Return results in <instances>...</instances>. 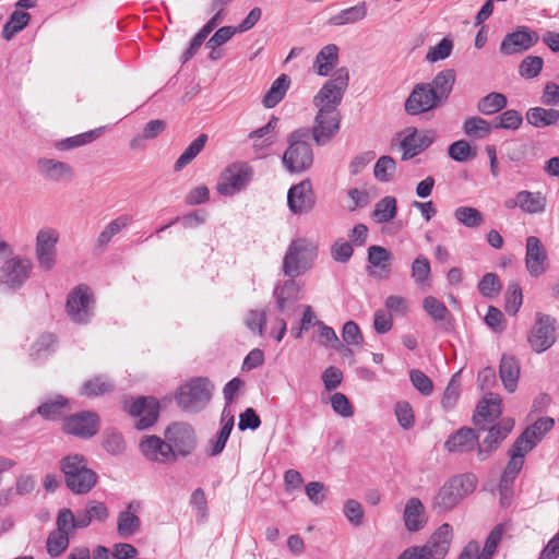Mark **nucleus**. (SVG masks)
Masks as SVG:
<instances>
[{
    "label": "nucleus",
    "instance_id": "f257e3e1",
    "mask_svg": "<svg viewBox=\"0 0 559 559\" xmlns=\"http://www.w3.org/2000/svg\"><path fill=\"white\" fill-rule=\"evenodd\" d=\"M477 486L473 474L456 475L445 481L432 500V509L437 512H449L465 497L471 495Z\"/></svg>",
    "mask_w": 559,
    "mask_h": 559
},
{
    "label": "nucleus",
    "instance_id": "f03ea898",
    "mask_svg": "<svg viewBox=\"0 0 559 559\" xmlns=\"http://www.w3.org/2000/svg\"><path fill=\"white\" fill-rule=\"evenodd\" d=\"M68 488L78 495L87 493L97 483V475L87 467V460L81 454L68 455L60 462Z\"/></svg>",
    "mask_w": 559,
    "mask_h": 559
},
{
    "label": "nucleus",
    "instance_id": "7ed1b4c3",
    "mask_svg": "<svg viewBox=\"0 0 559 559\" xmlns=\"http://www.w3.org/2000/svg\"><path fill=\"white\" fill-rule=\"evenodd\" d=\"M288 147L283 155V164L289 173H301L313 163V152L309 143V129L301 128L287 136Z\"/></svg>",
    "mask_w": 559,
    "mask_h": 559
},
{
    "label": "nucleus",
    "instance_id": "20e7f679",
    "mask_svg": "<svg viewBox=\"0 0 559 559\" xmlns=\"http://www.w3.org/2000/svg\"><path fill=\"white\" fill-rule=\"evenodd\" d=\"M318 248L307 238L293 240L283 259V273L293 280L312 267Z\"/></svg>",
    "mask_w": 559,
    "mask_h": 559
},
{
    "label": "nucleus",
    "instance_id": "39448f33",
    "mask_svg": "<svg viewBox=\"0 0 559 559\" xmlns=\"http://www.w3.org/2000/svg\"><path fill=\"white\" fill-rule=\"evenodd\" d=\"M213 392V384L207 378H192L181 384L176 394L177 405L185 412L198 413L209 404Z\"/></svg>",
    "mask_w": 559,
    "mask_h": 559
},
{
    "label": "nucleus",
    "instance_id": "423d86ee",
    "mask_svg": "<svg viewBox=\"0 0 559 559\" xmlns=\"http://www.w3.org/2000/svg\"><path fill=\"white\" fill-rule=\"evenodd\" d=\"M452 540V527L444 523L421 547L414 546L405 549L397 559H444Z\"/></svg>",
    "mask_w": 559,
    "mask_h": 559
},
{
    "label": "nucleus",
    "instance_id": "0eeeda50",
    "mask_svg": "<svg viewBox=\"0 0 559 559\" xmlns=\"http://www.w3.org/2000/svg\"><path fill=\"white\" fill-rule=\"evenodd\" d=\"M168 447L174 453L175 462L179 456L190 455L197 445V436L193 427L187 423L170 424L164 432Z\"/></svg>",
    "mask_w": 559,
    "mask_h": 559
},
{
    "label": "nucleus",
    "instance_id": "6e6552de",
    "mask_svg": "<svg viewBox=\"0 0 559 559\" xmlns=\"http://www.w3.org/2000/svg\"><path fill=\"white\" fill-rule=\"evenodd\" d=\"M251 177L252 168L248 164L233 163L221 173L216 190L221 195H234L249 183Z\"/></svg>",
    "mask_w": 559,
    "mask_h": 559
},
{
    "label": "nucleus",
    "instance_id": "1a4fd4ad",
    "mask_svg": "<svg viewBox=\"0 0 559 559\" xmlns=\"http://www.w3.org/2000/svg\"><path fill=\"white\" fill-rule=\"evenodd\" d=\"M123 408L133 418H136L134 425L139 430L151 427L158 418L159 404L152 396H140L133 401L126 400Z\"/></svg>",
    "mask_w": 559,
    "mask_h": 559
},
{
    "label": "nucleus",
    "instance_id": "9d476101",
    "mask_svg": "<svg viewBox=\"0 0 559 559\" xmlns=\"http://www.w3.org/2000/svg\"><path fill=\"white\" fill-rule=\"evenodd\" d=\"M93 305L94 298L90 288L78 286L68 296L67 312L74 322L85 324L93 314Z\"/></svg>",
    "mask_w": 559,
    "mask_h": 559
},
{
    "label": "nucleus",
    "instance_id": "9b49d317",
    "mask_svg": "<svg viewBox=\"0 0 559 559\" xmlns=\"http://www.w3.org/2000/svg\"><path fill=\"white\" fill-rule=\"evenodd\" d=\"M58 240L59 233L53 228H43L37 233L35 255L41 270L50 271L55 266Z\"/></svg>",
    "mask_w": 559,
    "mask_h": 559
},
{
    "label": "nucleus",
    "instance_id": "f8f14e48",
    "mask_svg": "<svg viewBox=\"0 0 559 559\" xmlns=\"http://www.w3.org/2000/svg\"><path fill=\"white\" fill-rule=\"evenodd\" d=\"M441 103L429 83H418L414 86L405 102L408 115H419L437 108Z\"/></svg>",
    "mask_w": 559,
    "mask_h": 559
},
{
    "label": "nucleus",
    "instance_id": "ddd939ff",
    "mask_svg": "<svg viewBox=\"0 0 559 559\" xmlns=\"http://www.w3.org/2000/svg\"><path fill=\"white\" fill-rule=\"evenodd\" d=\"M555 320L548 314L537 313V319L528 335L534 352L544 353L555 343Z\"/></svg>",
    "mask_w": 559,
    "mask_h": 559
},
{
    "label": "nucleus",
    "instance_id": "4468645a",
    "mask_svg": "<svg viewBox=\"0 0 559 559\" xmlns=\"http://www.w3.org/2000/svg\"><path fill=\"white\" fill-rule=\"evenodd\" d=\"M436 139V133L431 130L418 131L416 128H407L403 132V139L400 146L403 151L402 159L407 160L428 148Z\"/></svg>",
    "mask_w": 559,
    "mask_h": 559
},
{
    "label": "nucleus",
    "instance_id": "2eb2a0df",
    "mask_svg": "<svg viewBox=\"0 0 559 559\" xmlns=\"http://www.w3.org/2000/svg\"><path fill=\"white\" fill-rule=\"evenodd\" d=\"M99 430V417L92 412H80L63 420V431L82 439L95 436Z\"/></svg>",
    "mask_w": 559,
    "mask_h": 559
},
{
    "label": "nucleus",
    "instance_id": "dca6fc26",
    "mask_svg": "<svg viewBox=\"0 0 559 559\" xmlns=\"http://www.w3.org/2000/svg\"><path fill=\"white\" fill-rule=\"evenodd\" d=\"M349 75L346 69H340L334 76L326 81L313 97V103H324L340 106L348 86Z\"/></svg>",
    "mask_w": 559,
    "mask_h": 559
},
{
    "label": "nucleus",
    "instance_id": "f3484780",
    "mask_svg": "<svg viewBox=\"0 0 559 559\" xmlns=\"http://www.w3.org/2000/svg\"><path fill=\"white\" fill-rule=\"evenodd\" d=\"M33 267L31 260L12 257L0 267V284L9 288L20 287L29 276Z\"/></svg>",
    "mask_w": 559,
    "mask_h": 559
},
{
    "label": "nucleus",
    "instance_id": "a211bd4d",
    "mask_svg": "<svg viewBox=\"0 0 559 559\" xmlns=\"http://www.w3.org/2000/svg\"><path fill=\"white\" fill-rule=\"evenodd\" d=\"M514 427V419L503 418L488 429L487 437L478 444L477 456L480 461L487 460L508 437Z\"/></svg>",
    "mask_w": 559,
    "mask_h": 559
},
{
    "label": "nucleus",
    "instance_id": "6ab92c4d",
    "mask_svg": "<svg viewBox=\"0 0 559 559\" xmlns=\"http://www.w3.org/2000/svg\"><path fill=\"white\" fill-rule=\"evenodd\" d=\"M538 39L536 32L526 26H520L515 32L504 36L500 44V52L506 56L523 52L532 48Z\"/></svg>",
    "mask_w": 559,
    "mask_h": 559
},
{
    "label": "nucleus",
    "instance_id": "aec40b11",
    "mask_svg": "<svg viewBox=\"0 0 559 559\" xmlns=\"http://www.w3.org/2000/svg\"><path fill=\"white\" fill-rule=\"evenodd\" d=\"M525 267L532 277L542 276L548 269V255L539 238L526 239Z\"/></svg>",
    "mask_w": 559,
    "mask_h": 559
},
{
    "label": "nucleus",
    "instance_id": "412c9836",
    "mask_svg": "<svg viewBox=\"0 0 559 559\" xmlns=\"http://www.w3.org/2000/svg\"><path fill=\"white\" fill-rule=\"evenodd\" d=\"M287 203L289 210L295 214L307 213L312 210L316 197L311 181L306 179L288 190Z\"/></svg>",
    "mask_w": 559,
    "mask_h": 559
},
{
    "label": "nucleus",
    "instance_id": "4be33fe9",
    "mask_svg": "<svg viewBox=\"0 0 559 559\" xmlns=\"http://www.w3.org/2000/svg\"><path fill=\"white\" fill-rule=\"evenodd\" d=\"M36 168L39 176L50 182H66L74 177V170L71 165L55 158H39L36 163Z\"/></svg>",
    "mask_w": 559,
    "mask_h": 559
},
{
    "label": "nucleus",
    "instance_id": "5701e85b",
    "mask_svg": "<svg viewBox=\"0 0 559 559\" xmlns=\"http://www.w3.org/2000/svg\"><path fill=\"white\" fill-rule=\"evenodd\" d=\"M142 454L150 461L166 464L174 463V453L168 447L166 439L157 436H144L140 442Z\"/></svg>",
    "mask_w": 559,
    "mask_h": 559
},
{
    "label": "nucleus",
    "instance_id": "b1692460",
    "mask_svg": "<svg viewBox=\"0 0 559 559\" xmlns=\"http://www.w3.org/2000/svg\"><path fill=\"white\" fill-rule=\"evenodd\" d=\"M301 287L295 280H288L284 284L274 290L276 299V308L280 313L285 317H292L297 306L296 301L299 299Z\"/></svg>",
    "mask_w": 559,
    "mask_h": 559
},
{
    "label": "nucleus",
    "instance_id": "393cba45",
    "mask_svg": "<svg viewBox=\"0 0 559 559\" xmlns=\"http://www.w3.org/2000/svg\"><path fill=\"white\" fill-rule=\"evenodd\" d=\"M341 117L314 116L311 134L319 146L326 145L340 131Z\"/></svg>",
    "mask_w": 559,
    "mask_h": 559
},
{
    "label": "nucleus",
    "instance_id": "a878e982",
    "mask_svg": "<svg viewBox=\"0 0 559 559\" xmlns=\"http://www.w3.org/2000/svg\"><path fill=\"white\" fill-rule=\"evenodd\" d=\"M502 413L501 399L499 395L489 393L477 405L473 421L476 427L485 430L486 423H492Z\"/></svg>",
    "mask_w": 559,
    "mask_h": 559
},
{
    "label": "nucleus",
    "instance_id": "bb28decb",
    "mask_svg": "<svg viewBox=\"0 0 559 559\" xmlns=\"http://www.w3.org/2000/svg\"><path fill=\"white\" fill-rule=\"evenodd\" d=\"M531 452L526 447L520 444L518 440L514 441L513 445L509 450L510 460L507 464V467L501 476L500 480V489L503 491L515 479L518 474L521 472L525 455Z\"/></svg>",
    "mask_w": 559,
    "mask_h": 559
},
{
    "label": "nucleus",
    "instance_id": "cd10ccee",
    "mask_svg": "<svg viewBox=\"0 0 559 559\" xmlns=\"http://www.w3.org/2000/svg\"><path fill=\"white\" fill-rule=\"evenodd\" d=\"M403 521L405 528L412 533L419 532L426 526L428 518L420 499L413 497L406 501L403 511Z\"/></svg>",
    "mask_w": 559,
    "mask_h": 559
},
{
    "label": "nucleus",
    "instance_id": "c85d7f7f",
    "mask_svg": "<svg viewBox=\"0 0 559 559\" xmlns=\"http://www.w3.org/2000/svg\"><path fill=\"white\" fill-rule=\"evenodd\" d=\"M554 425L555 420L551 417L538 418L533 425L528 426L516 440L520 444H523L532 451Z\"/></svg>",
    "mask_w": 559,
    "mask_h": 559
},
{
    "label": "nucleus",
    "instance_id": "c756f323",
    "mask_svg": "<svg viewBox=\"0 0 559 559\" xmlns=\"http://www.w3.org/2000/svg\"><path fill=\"white\" fill-rule=\"evenodd\" d=\"M393 259L392 252L386 248L370 246L368 248V262L376 269L374 271H370V275L378 278L388 277Z\"/></svg>",
    "mask_w": 559,
    "mask_h": 559
},
{
    "label": "nucleus",
    "instance_id": "7c9ffc66",
    "mask_svg": "<svg viewBox=\"0 0 559 559\" xmlns=\"http://www.w3.org/2000/svg\"><path fill=\"white\" fill-rule=\"evenodd\" d=\"M140 508L141 503L139 501H131L127 509L119 513L117 520V532L121 537H130L140 530L141 521L135 514Z\"/></svg>",
    "mask_w": 559,
    "mask_h": 559
},
{
    "label": "nucleus",
    "instance_id": "2f4dec72",
    "mask_svg": "<svg viewBox=\"0 0 559 559\" xmlns=\"http://www.w3.org/2000/svg\"><path fill=\"white\" fill-rule=\"evenodd\" d=\"M478 441V436L472 428H461L452 433L444 443V448L449 452H469Z\"/></svg>",
    "mask_w": 559,
    "mask_h": 559
},
{
    "label": "nucleus",
    "instance_id": "473e14b6",
    "mask_svg": "<svg viewBox=\"0 0 559 559\" xmlns=\"http://www.w3.org/2000/svg\"><path fill=\"white\" fill-rule=\"evenodd\" d=\"M520 364L519 360L510 355H503L499 365V376L504 389L513 393L518 388L520 378Z\"/></svg>",
    "mask_w": 559,
    "mask_h": 559
},
{
    "label": "nucleus",
    "instance_id": "72a5a7b5",
    "mask_svg": "<svg viewBox=\"0 0 559 559\" xmlns=\"http://www.w3.org/2000/svg\"><path fill=\"white\" fill-rule=\"evenodd\" d=\"M277 123L278 118L272 117L266 124L248 134V139L252 142V147L255 152H260L274 143L275 139L273 132Z\"/></svg>",
    "mask_w": 559,
    "mask_h": 559
},
{
    "label": "nucleus",
    "instance_id": "f704fd0d",
    "mask_svg": "<svg viewBox=\"0 0 559 559\" xmlns=\"http://www.w3.org/2000/svg\"><path fill=\"white\" fill-rule=\"evenodd\" d=\"M338 61V48L334 44L324 46L316 57L313 69L321 75L326 76Z\"/></svg>",
    "mask_w": 559,
    "mask_h": 559
},
{
    "label": "nucleus",
    "instance_id": "c9c22d12",
    "mask_svg": "<svg viewBox=\"0 0 559 559\" xmlns=\"http://www.w3.org/2000/svg\"><path fill=\"white\" fill-rule=\"evenodd\" d=\"M367 15V4L365 1L356 5L341 10L337 14L330 17L329 23L334 26L354 24L364 20Z\"/></svg>",
    "mask_w": 559,
    "mask_h": 559
},
{
    "label": "nucleus",
    "instance_id": "e433bc0d",
    "mask_svg": "<svg viewBox=\"0 0 559 559\" xmlns=\"http://www.w3.org/2000/svg\"><path fill=\"white\" fill-rule=\"evenodd\" d=\"M526 120L535 128H546L554 126L559 121L558 109H546L543 107H534L526 112Z\"/></svg>",
    "mask_w": 559,
    "mask_h": 559
},
{
    "label": "nucleus",
    "instance_id": "4c0bfd02",
    "mask_svg": "<svg viewBox=\"0 0 559 559\" xmlns=\"http://www.w3.org/2000/svg\"><path fill=\"white\" fill-rule=\"evenodd\" d=\"M455 78V71L453 69H447L439 72L430 83L432 91H435L441 103H444L451 94Z\"/></svg>",
    "mask_w": 559,
    "mask_h": 559
},
{
    "label": "nucleus",
    "instance_id": "58836bf2",
    "mask_svg": "<svg viewBox=\"0 0 559 559\" xmlns=\"http://www.w3.org/2000/svg\"><path fill=\"white\" fill-rule=\"evenodd\" d=\"M289 78L286 74L280 75L265 93L262 104L266 108L275 107L286 95L289 87Z\"/></svg>",
    "mask_w": 559,
    "mask_h": 559
},
{
    "label": "nucleus",
    "instance_id": "ea45409f",
    "mask_svg": "<svg viewBox=\"0 0 559 559\" xmlns=\"http://www.w3.org/2000/svg\"><path fill=\"white\" fill-rule=\"evenodd\" d=\"M453 216L459 224L467 228H478L485 222V217L478 209L466 205L456 207Z\"/></svg>",
    "mask_w": 559,
    "mask_h": 559
},
{
    "label": "nucleus",
    "instance_id": "a19ab883",
    "mask_svg": "<svg viewBox=\"0 0 559 559\" xmlns=\"http://www.w3.org/2000/svg\"><path fill=\"white\" fill-rule=\"evenodd\" d=\"M518 201L525 213L537 214L545 211L546 199L540 193L523 190L518 193Z\"/></svg>",
    "mask_w": 559,
    "mask_h": 559
},
{
    "label": "nucleus",
    "instance_id": "79ce46f5",
    "mask_svg": "<svg viewBox=\"0 0 559 559\" xmlns=\"http://www.w3.org/2000/svg\"><path fill=\"white\" fill-rule=\"evenodd\" d=\"M493 122H489L480 117H468L463 123V131L467 136L484 139L491 133Z\"/></svg>",
    "mask_w": 559,
    "mask_h": 559
},
{
    "label": "nucleus",
    "instance_id": "37998d69",
    "mask_svg": "<svg viewBox=\"0 0 559 559\" xmlns=\"http://www.w3.org/2000/svg\"><path fill=\"white\" fill-rule=\"evenodd\" d=\"M508 104L502 93L491 92L481 97L477 103V110L483 115H493L503 109Z\"/></svg>",
    "mask_w": 559,
    "mask_h": 559
},
{
    "label": "nucleus",
    "instance_id": "c03bdc74",
    "mask_svg": "<svg viewBox=\"0 0 559 559\" xmlns=\"http://www.w3.org/2000/svg\"><path fill=\"white\" fill-rule=\"evenodd\" d=\"M207 141V135L202 133L183 151L175 163L174 170L179 171L190 164L203 150Z\"/></svg>",
    "mask_w": 559,
    "mask_h": 559
},
{
    "label": "nucleus",
    "instance_id": "a18cd8bd",
    "mask_svg": "<svg viewBox=\"0 0 559 559\" xmlns=\"http://www.w3.org/2000/svg\"><path fill=\"white\" fill-rule=\"evenodd\" d=\"M396 215V199L385 197L376 203L372 217L377 223H388Z\"/></svg>",
    "mask_w": 559,
    "mask_h": 559
},
{
    "label": "nucleus",
    "instance_id": "49530a36",
    "mask_svg": "<svg viewBox=\"0 0 559 559\" xmlns=\"http://www.w3.org/2000/svg\"><path fill=\"white\" fill-rule=\"evenodd\" d=\"M29 19L31 15L27 12L14 11L3 26V38L5 40H10L16 33L22 31L28 24Z\"/></svg>",
    "mask_w": 559,
    "mask_h": 559
},
{
    "label": "nucleus",
    "instance_id": "de8ad7c7",
    "mask_svg": "<svg viewBox=\"0 0 559 559\" xmlns=\"http://www.w3.org/2000/svg\"><path fill=\"white\" fill-rule=\"evenodd\" d=\"M423 307L425 311L436 322H448L450 323L451 314L448 308L433 296H427L423 300Z\"/></svg>",
    "mask_w": 559,
    "mask_h": 559
},
{
    "label": "nucleus",
    "instance_id": "09e8293b",
    "mask_svg": "<svg viewBox=\"0 0 559 559\" xmlns=\"http://www.w3.org/2000/svg\"><path fill=\"white\" fill-rule=\"evenodd\" d=\"M131 222V217L128 215H121L116 219L111 221L97 238V243L100 247L107 246L111 238L126 228Z\"/></svg>",
    "mask_w": 559,
    "mask_h": 559
},
{
    "label": "nucleus",
    "instance_id": "8fccbe9b",
    "mask_svg": "<svg viewBox=\"0 0 559 559\" xmlns=\"http://www.w3.org/2000/svg\"><path fill=\"white\" fill-rule=\"evenodd\" d=\"M411 273L415 284L420 286H429V276L431 273V267L428 259L425 255L420 254L413 261L411 266Z\"/></svg>",
    "mask_w": 559,
    "mask_h": 559
},
{
    "label": "nucleus",
    "instance_id": "3c124183",
    "mask_svg": "<svg viewBox=\"0 0 559 559\" xmlns=\"http://www.w3.org/2000/svg\"><path fill=\"white\" fill-rule=\"evenodd\" d=\"M56 337L46 333L40 335L37 341L32 345L31 357L33 360H40L47 357L55 348Z\"/></svg>",
    "mask_w": 559,
    "mask_h": 559
},
{
    "label": "nucleus",
    "instance_id": "603ef678",
    "mask_svg": "<svg viewBox=\"0 0 559 559\" xmlns=\"http://www.w3.org/2000/svg\"><path fill=\"white\" fill-rule=\"evenodd\" d=\"M112 389L114 383L109 379L98 376L83 384L82 394L87 396H98L110 392Z\"/></svg>",
    "mask_w": 559,
    "mask_h": 559
},
{
    "label": "nucleus",
    "instance_id": "864d4df0",
    "mask_svg": "<svg viewBox=\"0 0 559 559\" xmlns=\"http://www.w3.org/2000/svg\"><path fill=\"white\" fill-rule=\"evenodd\" d=\"M396 171V163L395 160L389 156L383 155L381 156L373 168V175L374 177L382 182H388L391 179H393Z\"/></svg>",
    "mask_w": 559,
    "mask_h": 559
},
{
    "label": "nucleus",
    "instance_id": "5fc2aeb1",
    "mask_svg": "<svg viewBox=\"0 0 559 559\" xmlns=\"http://www.w3.org/2000/svg\"><path fill=\"white\" fill-rule=\"evenodd\" d=\"M217 27L214 23L211 21H207L203 27L194 35L192 38L189 47L183 52L182 60L183 62H187L189 59H191L195 52L199 50V48L202 46L206 37Z\"/></svg>",
    "mask_w": 559,
    "mask_h": 559
},
{
    "label": "nucleus",
    "instance_id": "6e6d98bb",
    "mask_svg": "<svg viewBox=\"0 0 559 559\" xmlns=\"http://www.w3.org/2000/svg\"><path fill=\"white\" fill-rule=\"evenodd\" d=\"M103 448L111 455H121L126 451L123 436L115 430H105L103 435Z\"/></svg>",
    "mask_w": 559,
    "mask_h": 559
},
{
    "label": "nucleus",
    "instance_id": "4d7b16f0",
    "mask_svg": "<svg viewBox=\"0 0 559 559\" xmlns=\"http://www.w3.org/2000/svg\"><path fill=\"white\" fill-rule=\"evenodd\" d=\"M523 118L518 110L509 109L493 119L495 129L516 130L521 127Z\"/></svg>",
    "mask_w": 559,
    "mask_h": 559
},
{
    "label": "nucleus",
    "instance_id": "13d9d810",
    "mask_svg": "<svg viewBox=\"0 0 559 559\" xmlns=\"http://www.w3.org/2000/svg\"><path fill=\"white\" fill-rule=\"evenodd\" d=\"M449 156L459 163L467 162L476 157V151L472 150L469 143L465 140L453 142L448 148Z\"/></svg>",
    "mask_w": 559,
    "mask_h": 559
},
{
    "label": "nucleus",
    "instance_id": "bf43d9fd",
    "mask_svg": "<svg viewBox=\"0 0 559 559\" xmlns=\"http://www.w3.org/2000/svg\"><path fill=\"white\" fill-rule=\"evenodd\" d=\"M523 302V295L520 285L516 282H510L506 295V311L514 316Z\"/></svg>",
    "mask_w": 559,
    "mask_h": 559
},
{
    "label": "nucleus",
    "instance_id": "052dcab7",
    "mask_svg": "<svg viewBox=\"0 0 559 559\" xmlns=\"http://www.w3.org/2000/svg\"><path fill=\"white\" fill-rule=\"evenodd\" d=\"M245 325L259 336L264 335V328L266 323V312L264 310H249L243 319Z\"/></svg>",
    "mask_w": 559,
    "mask_h": 559
},
{
    "label": "nucleus",
    "instance_id": "680f3d73",
    "mask_svg": "<svg viewBox=\"0 0 559 559\" xmlns=\"http://www.w3.org/2000/svg\"><path fill=\"white\" fill-rule=\"evenodd\" d=\"M543 58L538 56H528L522 60L519 67L521 76L525 79L536 78L543 69Z\"/></svg>",
    "mask_w": 559,
    "mask_h": 559
},
{
    "label": "nucleus",
    "instance_id": "e2e57ef3",
    "mask_svg": "<svg viewBox=\"0 0 559 559\" xmlns=\"http://www.w3.org/2000/svg\"><path fill=\"white\" fill-rule=\"evenodd\" d=\"M69 546V534L58 531L52 532L47 539V551L50 556L57 557Z\"/></svg>",
    "mask_w": 559,
    "mask_h": 559
},
{
    "label": "nucleus",
    "instance_id": "0e129e2a",
    "mask_svg": "<svg viewBox=\"0 0 559 559\" xmlns=\"http://www.w3.org/2000/svg\"><path fill=\"white\" fill-rule=\"evenodd\" d=\"M480 294L486 298L497 296L501 290V284L495 273H486L478 283Z\"/></svg>",
    "mask_w": 559,
    "mask_h": 559
},
{
    "label": "nucleus",
    "instance_id": "69168bd1",
    "mask_svg": "<svg viewBox=\"0 0 559 559\" xmlns=\"http://www.w3.org/2000/svg\"><path fill=\"white\" fill-rule=\"evenodd\" d=\"M452 49L453 41L450 38L445 37L439 44L429 49V51L426 55V60L431 63L444 60L451 55Z\"/></svg>",
    "mask_w": 559,
    "mask_h": 559
},
{
    "label": "nucleus",
    "instance_id": "338daca9",
    "mask_svg": "<svg viewBox=\"0 0 559 559\" xmlns=\"http://www.w3.org/2000/svg\"><path fill=\"white\" fill-rule=\"evenodd\" d=\"M320 330L319 336H318V343L323 346H331L333 348L343 347L341 344L338 336L336 335L335 331L326 325L322 321H317L314 323Z\"/></svg>",
    "mask_w": 559,
    "mask_h": 559
},
{
    "label": "nucleus",
    "instance_id": "774afa93",
    "mask_svg": "<svg viewBox=\"0 0 559 559\" xmlns=\"http://www.w3.org/2000/svg\"><path fill=\"white\" fill-rule=\"evenodd\" d=\"M344 514L354 526H360L362 524L364 509L358 501L354 499L347 500L344 504Z\"/></svg>",
    "mask_w": 559,
    "mask_h": 559
}]
</instances>
